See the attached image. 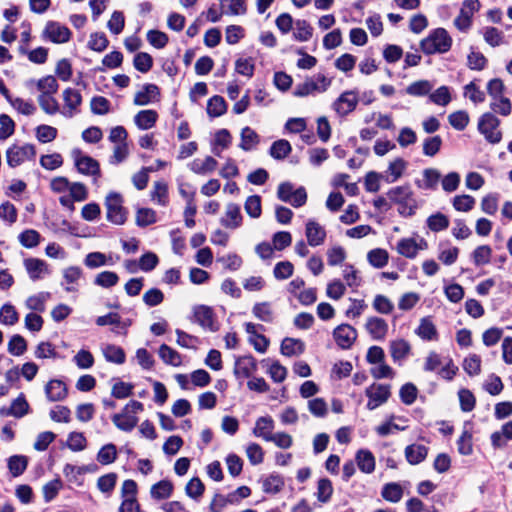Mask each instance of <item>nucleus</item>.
<instances>
[{
	"instance_id": "nucleus-1",
	"label": "nucleus",
	"mask_w": 512,
	"mask_h": 512,
	"mask_svg": "<svg viewBox=\"0 0 512 512\" xmlns=\"http://www.w3.org/2000/svg\"><path fill=\"white\" fill-rule=\"evenodd\" d=\"M144 410V406L141 402L131 400L128 402L120 413H116L112 416V422L114 425L125 432L132 431L138 424L137 414Z\"/></svg>"
},
{
	"instance_id": "nucleus-2",
	"label": "nucleus",
	"mask_w": 512,
	"mask_h": 512,
	"mask_svg": "<svg viewBox=\"0 0 512 512\" xmlns=\"http://www.w3.org/2000/svg\"><path fill=\"white\" fill-rule=\"evenodd\" d=\"M388 198L398 205V212L404 217L412 216L417 208V202L409 186H397L387 193Z\"/></svg>"
},
{
	"instance_id": "nucleus-3",
	"label": "nucleus",
	"mask_w": 512,
	"mask_h": 512,
	"mask_svg": "<svg viewBox=\"0 0 512 512\" xmlns=\"http://www.w3.org/2000/svg\"><path fill=\"white\" fill-rule=\"evenodd\" d=\"M452 45V38L444 28L433 30L426 38H424L420 47L425 54L445 53Z\"/></svg>"
},
{
	"instance_id": "nucleus-4",
	"label": "nucleus",
	"mask_w": 512,
	"mask_h": 512,
	"mask_svg": "<svg viewBox=\"0 0 512 512\" xmlns=\"http://www.w3.org/2000/svg\"><path fill=\"white\" fill-rule=\"evenodd\" d=\"M331 79L324 74L318 73L305 79L302 83L296 85L293 94L296 97H306L324 93L331 85Z\"/></svg>"
},
{
	"instance_id": "nucleus-5",
	"label": "nucleus",
	"mask_w": 512,
	"mask_h": 512,
	"mask_svg": "<svg viewBox=\"0 0 512 512\" xmlns=\"http://www.w3.org/2000/svg\"><path fill=\"white\" fill-rule=\"evenodd\" d=\"M499 126L500 120L491 112L482 114L478 120V131L491 144H497L502 139Z\"/></svg>"
},
{
	"instance_id": "nucleus-6",
	"label": "nucleus",
	"mask_w": 512,
	"mask_h": 512,
	"mask_svg": "<svg viewBox=\"0 0 512 512\" xmlns=\"http://www.w3.org/2000/svg\"><path fill=\"white\" fill-rule=\"evenodd\" d=\"M7 164L15 168L25 162L34 160L36 156L35 146L32 144L11 145L5 153Z\"/></svg>"
},
{
	"instance_id": "nucleus-7",
	"label": "nucleus",
	"mask_w": 512,
	"mask_h": 512,
	"mask_svg": "<svg viewBox=\"0 0 512 512\" xmlns=\"http://www.w3.org/2000/svg\"><path fill=\"white\" fill-rule=\"evenodd\" d=\"M397 253L408 259H415L419 252L428 249V242L421 236L401 238L395 247Z\"/></svg>"
},
{
	"instance_id": "nucleus-8",
	"label": "nucleus",
	"mask_w": 512,
	"mask_h": 512,
	"mask_svg": "<svg viewBox=\"0 0 512 512\" xmlns=\"http://www.w3.org/2000/svg\"><path fill=\"white\" fill-rule=\"evenodd\" d=\"M122 196L111 192L106 196L105 206L107 210V219L116 225H121L126 221L127 213L123 207Z\"/></svg>"
},
{
	"instance_id": "nucleus-9",
	"label": "nucleus",
	"mask_w": 512,
	"mask_h": 512,
	"mask_svg": "<svg viewBox=\"0 0 512 512\" xmlns=\"http://www.w3.org/2000/svg\"><path fill=\"white\" fill-rule=\"evenodd\" d=\"M74 163L77 171L83 175L91 176L95 183L101 176L100 165L94 158L83 154L79 150L73 151Z\"/></svg>"
},
{
	"instance_id": "nucleus-10",
	"label": "nucleus",
	"mask_w": 512,
	"mask_h": 512,
	"mask_svg": "<svg viewBox=\"0 0 512 512\" xmlns=\"http://www.w3.org/2000/svg\"><path fill=\"white\" fill-rule=\"evenodd\" d=\"M478 0H464L459 15L454 19L455 27L461 32H467L472 25L473 15L479 11Z\"/></svg>"
},
{
	"instance_id": "nucleus-11",
	"label": "nucleus",
	"mask_w": 512,
	"mask_h": 512,
	"mask_svg": "<svg viewBox=\"0 0 512 512\" xmlns=\"http://www.w3.org/2000/svg\"><path fill=\"white\" fill-rule=\"evenodd\" d=\"M42 37L46 41H50L56 44H63L70 40L71 31L70 29L56 21H48L42 32Z\"/></svg>"
},
{
	"instance_id": "nucleus-12",
	"label": "nucleus",
	"mask_w": 512,
	"mask_h": 512,
	"mask_svg": "<svg viewBox=\"0 0 512 512\" xmlns=\"http://www.w3.org/2000/svg\"><path fill=\"white\" fill-rule=\"evenodd\" d=\"M63 106L61 115L65 118H72L80 113L82 104V96L80 92L74 88H66L62 92Z\"/></svg>"
},
{
	"instance_id": "nucleus-13",
	"label": "nucleus",
	"mask_w": 512,
	"mask_h": 512,
	"mask_svg": "<svg viewBox=\"0 0 512 512\" xmlns=\"http://www.w3.org/2000/svg\"><path fill=\"white\" fill-rule=\"evenodd\" d=\"M368 397L367 408L375 410L379 406L387 402L390 397V386L387 384H372L365 391Z\"/></svg>"
},
{
	"instance_id": "nucleus-14",
	"label": "nucleus",
	"mask_w": 512,
	"mask_h": 512,
	"mask_svg": "<svg viewBox=\"0 0 512 512\" xmlns=\"http://www.w3.org/2000/svg\"><path fill=\"white\" fill-rule=\"evenodd\" d=\"M193 316L196 323L203 329L215 332L219 329L213 309L206 305H197L193 308Z\"/></svg>"
},
{
	"instance_id": "nucleus-15",
	"label": "nucleus",
	"mask_w": 512,
	"mask_h": 512,
	"mask_svg": "<svg viewBox=\"0 0 512 512\" xmlns=\"http://www.w3.org/2000/svg\"><path fill=\"white\" fill-rule=\"evenodd\" d=\"M357 336V330L349 324H341L333 330L334 340L341 349H349Z\"/></svg>"
},
{
	"instance_id": "nucleus-16",
	"label": "nucleus",
	"mask_w": 512,
	"mask_h": 512,
	"mask_svg": "<svg viewBox=\"0 0 512 512\" xmlns=\"http://www.w3.org/2000/svg\"><path fill=\"white\" fill-rule=\"evenodd\" d=\"M243 216L238 204L228 203L225 206L223 216L220 218V224L227 229H237L242 225Z\"/></svg>"
},
{
	"instance_id": "nucleus-17",
	"label": "nucleus",
	"mask_w": 512,
	"mask_h": 512,
	"mask_svg": "<svg viewBox=\"0 0 512 512\" xmlns=\"http://www.w3.org/2000/svg\"><path fill=\"white\" fill-rule=\"evenodd\" d=\"M358 104V95L354 91L343 92L333 104V109L341 116L352 112Z\"/></svg>"
},
{
	"instance_id": "nucleus-18",
	"label": "nucleus",
	"mask_w": 512,
	"mask_h": 512,
	"mask_svg": "<svg viewBox=\"0 0 512 512\" xmlns=\"http://www.w3.org/2000/svg\"><path fill=\"white\" fill-rule=\"evenodd\" d=\"M46 398L50 402L63 401L68 394L66 384L59 379H51L44 386Z\"/></svg>"
},
{
	"instance_id": "nucleus-19",
	"label": "nucleus",
	"mask_w": 512,
	"mask_h": 512,
	"mask_svg": "<svg viewBox=\"0 0 512 512\" xmlns=\"http://www.w3.org/2000/svg\"><path fill=\"white\" fill-rule=\"evenodd\" d=\"M365 329L373 340L381 341L388 333V324L380 317L371 316L366 320Z\"/></svg>"
},
{
	"instance_id": "nucleus-20",
	"label": "nucleus",
	"mask_w": 512,
	"mask_h": 512,
	"mask_svg": "<svg viewBox=\"0 0 512 512\" xmlns=\"http://www.w3.org/2000/svg\"><path fill=\"white\" fill-rule=\"evenodd\" d=\"M96 324L98 326H113L112 332L115 334H123L127 333V328L130 325V321H123L121 316L118 313H108L103 316H99L96 319Z\"/></svg>"
},
{
	"instance_id": "nucleus-21",
	"label": "nucleus",
	"mask_w": 512,
	"mask_h": 512,
	"mask_svg": "<svg viewBox=\"0 0 512 512\" xmlns=\"http://www.w3.org/2000/svg\"><path fill=\"white\" fill-rule=\"evenodd\" d=\"M160 89L155 84H145L135 96L133 103L137 106H145L153 102L159 101Z\"/></svg>"
},
{
	"instance_id": "nucleus-22",
	"label": "nucleus",
	"mask_w": 512,
	"mask_h": 512,
	"mask_svg": "<svg viewBox=\"0 0 512 512\" xmlns=\"http://www.w3.org/2000/svg\"><path fill=\"white\" fill-rule=\"evenodd\" d=\"M24 267L30 279L33 281L42 279L50 273L47 263L38 258L25 259Z\"/></svg>"
},
{
	"instance_id": "nucleus-23",
	"label": "nucleus",
	"mask_w": 512,
	"mask_h": 512,
	"mask_svg": "<svg viewBox=\"0 0 512 512\" xmlns=\"http://www.w3.org/2000/svg\"><path fill=\"white\" fill-rule=\"evenodd\" d=\"M30 405L26 397L21 393L14 399L9 408H1L0 413L4 416H13L15 418H22L29 413Z\"/></svg>"
},
{
	"instance_id": "nucleus-24",
	"label": "nucleus",
	"mask_w": 512,
	"mask_h": 512,
	"mask_svg": "<svg viewBox=\"0 0 512 512\" xmlns=\"http://www.w3.org/2000/svg\"><path fill=\"white\" fill-rule=\"evenodd\" d=\"M305 235L310 246L322 245L326 238V231L323 226L314 220L306 223Z\"/></svg>"
},
{
	"instance_id": "nucleus-25",
	"label": "nucleus",
	"mask_w": 512,
	"mask_h": 512,
	"mask_svg": "<svg viewBox=\"0 0 512 512\" xmlns=\"http://www.w3.org/2000/svg\"><path fill=\"white\" fill-rule=\"evenodd\" d=\"M275 427L274 420L270 416H262L259 417L255 426L252 430V433L255 437L261 438L264 441H270V438L273 436V430Z\"/></svg>"
},
{
	"instance_id": "nucleus-26",
	"label": "nucleus",
	"mask_w": 512,
	"mask_h": 512,
	"mask_svg": "<svg viewBox=\"0 0 512 512\" xmlns=\"http://www.w3.org/2000/svg\"><path fill=\"white\" fill-rule=\"evenodd\" d=\"M82 269L78 266H69L63 270V281L61 285L67 292H76L78 282L82 277Z\"/></svg>"
},
{
	"instance_id": "nucleus-27",
	"label": "nucleus",
	"mask_w": 512,
	"mask_h": 512,
	"mask_svg": "<svg viewBox=\"0 0 512 512\" xmlns=\"http://www.w3.org/2000/svg\"><path fill=\"white\" fill-rule=\"evenodd\" d=\"M256 369L257 364L253 357H240L235 362L234 374L238 379H245L250 377Z\"/></svg>"
},
{
	"instance_id": "nucleus-28",
	"label": "nucleus",
	"mask_w": 512,
	"mask_h": 512,
	"mask_svg": "<svg viewBox=\"0 0 512 512\" xmlns=\"http://www.w3.org/2000/svg\"><path fill=\"white\" fill-rule=\"evenodd\" d=\"M389 350L393 361L402 364L411 352V345L404 339H396L390 342Z\"/></svg>"
},
{
	"instance_id": "nucleus-29",
	"label": "nucleus",
	"mask_w": 512,
	"mask_h": 512,
	"mask_svg": "<svg viewBox=\"0 0 512 512\" xmlns=\"http://www.w3.org/2000/svg\"><path fill=\"white\" fill-rule=\"evenodd\" d=\"M218 162L211 156H206L203 159L196 158L190 164V170L199 175H206L214 172L217 168Z\"/></svg>"
},
{
	"instance_id": "nucleus-30",
	"label": "nucleus",
	"mask_w": 512,
	"mask_h": 512,
	"mask_svg": "<svg viewBox=\"0 0 512 512\" xmlns=\"http://www.w3.org/2000/svg\"><path fill=\"white\" fill-rule=\"evenodd\" d=\"M441 179L440 172L435 168H427L422 172V179L416 180L418 188L423 190H435Z\"/></svg>"
},
{
	"instance_id": "nucleus-31",
	"label": "nucleus",
	"mask_w": 512,
	"mask_h": 512,
	"mask_svg": "<svg viewBox=\"0 0 512 512\" xmlns=\"http://www.w3.org/2000/svg\"><path fill=\"white\" fill-rule=\"evenodd\" d=\"M36 85L37 89L40 91V94L45 95H53L58 90V83L54 76L48 75L39 80H29L26 82V86L29 87L31 85Z\"/></svg>"
},
{
	"instance_id": "nucleus-32",
	"label": "nucleus",
	"mask_w": 512,
	"mask_h": 512,
	"mask_svg": "<svg viewBox=\"0 0 512 512\" xmlns=\"http://www.w3.org/2000/svg\"><path fill=\"white\" fill-rule=\"evenodd\" d=\"M158 120V113L155 110H141L134 116V123L140 130L153 128Z\"/></svg>"
},
{
	"instance_id": "nucleus-33",
	"label": "nucleus",
	"mask_w": 512,
	"mask_h": 512,
	"mask_svg": "<svg viewBox=\"0 0 512 512\" xmlns=\"http://www.w3.org/2000/svg\"><path fill=\"white\" fill-rule=\"evenodd\" d=\"M428 455V448L422 444H411L405 448V458L411 465L424 461Z\"/></svg>"
},
{
	"instance_id": "nucleus-34",
	"label": "nucleus",
	"mask_w": 512,
	"mask_h": 512,
	"mask_svg": "<svg viewBox=\"0 0 512 512\" xmlns=\"http://www.w3.org/2000/svg\"><path fill=\"white\" fill-rule=\"evenodd\" d=\"M260 143V136L250 127H244L240 133L239 147L244 151L254 150Z\"/></svg>"
},
{
	"instance_id": "nucleus-35",
	"label": "nucleus",
	"mask_w": 512,
	"mask_h": 512,
	"mask_svg": "<svg viewBox=\"0 0 512 512\" xmlns=\"http://www.w3.org/2000/svg\"><path fill=\"white\" fill-rule=\"evenodd\" d=\"M356 462L358 468L366 474H370L375 470V457L371 451L367 449H360L356 453Z\"/></svg>"
},
{
	"instance_id": "nucleus-36",
	"label": "nucleus",
	"mask_w": 512,
	"mask_h": 512,
	"mask_svg": "<svg viewBox=\"0 0 512 512\" xmlns=\"http://www.w3.org/2000/svg\"><path fill=\"white\" fill-rule=\"evenodd\" d=\"M415 332L421 339L426 341H433L438 338L437 329L432 320L428 317L420 320V324Z\"/></svg>"
},
{
	"instance_id": "nucleus-37",
	"label": "nucleus",
	"mask_w": 512,
	"mask_h": 512,
	"mask_svg": "<svg viewBox=\"0 0 512 512\" xmlns=\"http://www.w3.org/2000/svg\"><path fill=\"white\" fill-rule=\"evenodd\" d=\"M51 294L49 292H39L37 294L29 296L25 301L27 309L36 312H44L46 309V302L50 299Z\"/></svg>"
},
{
	"instance_id": "nucleus-38",
	"label": "nucleus",
	"mask_w": 512,
	"mask_h": 512,
	"mask_svg": "<svg viewBox=\"0 0 512 512\" xmlns=\"http://www.w3.org/2000/svg\"><path fill=\"white\" fill-rule=\"evenodd\" d=\"M102 353L106 361L121 365L126 360L124 350L117 345L107 344L102 348Z\"/></svg>"
},
{
	"instance_id": "nucleus-39",
	"label": "nucleus",
	"mask_w": 512,
	"mask_h": 512,
	"mask_svg": "<svg viewBox=\"0 0 512 512\" xmlns=\"http://www.w3.org/2000/svg\"><path fill=\"white\" fill-rule=\"evenodd\" d=\"M220 7L226 15H244L247 12L245 0H222Z\"/></svg>"
},
{
	"instance_id": "nucleus-40",
	"label": "nucleus",
	"mask_w": 512,
	"mask_h": 512,
	"mask_svg": "<svg viewBox=\"0 0 512 512\" xmlns=\"http://www.w3.org/2000/svg\"><path fill=\"white\" fill-rule=\"evenodd\" d=\"M407 168V162L402 158H396L390 162L386 171V181L388 183H394L404 173Z\"/></svg>"
},
{
	"instance_id": "nucleus-41",
	"label": "nucleus",
	"mask_w": 512,
	"mask_h": 512,
	"mask_svg": "<svg viewBox=\"0 0 512 512\" xmlns=\"http://www.w3.org/2000/svg\"><path fill=\"white\" fill-rule=\"evenodd\" d=\"M459 255V249L449 243H440L438 259L444 265H452L456 262Z\"/></svg>"
},
{
	"instance_id": "nucleus-42",
	"label": "nucleus",
	"mask_w": 512,
	"mask_h": 512,
	"mask_svg": "<svg viewBox=\"0 0 512 512\" xmlns=\"http://www.w3.org/2000/svg\"><path fill=\"white\" fill-rule=\"evenodd\" d=\"M173 493V484L168 480H161L150 489V494L153 499L164 500L169 498Z\"/></svg>"
},
{
	"instance_id": "nucleus-43",
	"label": "nucleus",
	"mask_w": 512,
	"mask_h": 512,
	"mask_svg": "<svg viewBox=\"0 0 512 512\" xmlns=\"http://www.w3.org/2000/svg\"><path fill=\"white\" fill-rule=\"evenodd\" d=\"M253 315L263 322H272L274 319V310L270 302L256 303L252 308Z\"/></svg>"
},
{
	"instance_id": "nucleus-44",
	"label": "nucleus",
	"mask_w": 512,
	"mask_h": 512,
	"mask_svg": "<svg viewBox=\"0 0 512 512\" xmlns=\"http://www.w3.org/2000/svg\"><path fill=\"white\" fill-rule=\"evenodd\" d=\"M158 353L161 360L167 365L177 367L182 363L181 355L166 344H162L159 347Z\"/></svg>"
},
{
	"instance_id": "nucleus-45",
	"label": "nucleus",
	"mask_w": 512,
	"mask_h": 512,
	"mask_svg": "<svg viewBox=\"0 0 512 512\" xmlns=\"http://www.w3.org/2000/svg\"><path fill=\"white\" fill-rule=\"evenodd\" d=\"M304 351V343L299 339L285 338L281 343V353L285 356L300 355Z\"/></svg>"
},
{
	"instance_id": "nucleus-46",
	"label": "nucleus",
	"mask_w": 512,
	"mask_h": 512,
	"mask_svg": "<svg viewBox=\"0 0 512 512\" xmlns=\"http://www.w3.org/2000/svg\"><path fill=\"white\" fill-rule=\"evenodd\" d=\"M227 111V104L222 96L215 95L207 102V113L210 117H220Z\"/></svg>"
},
{
	"instance_id": "nucleus-47",
	"label": "nucleus",
	"mask_w": 512,
	"mask_h": 512,
	"mask_svg": "<svg viewBox=\"0 0 512 512\" xmlns=\"http://www.w3.org/2000/svg\"><path fill=\"white\" fill-rule=\"evenodd\" d=\"M151 200L160 206L168 204V186L164 181H156L153 184Z\"/></svg>"
},
{
	"instance_id": "nucleus-48",
	"label": "nucleus",
	"mask_w": 512,
	"mask_h": 512,
	"mask_svg": "<svg viewBox=\"0 0 512 512\" xmlns=\"http://www.w3.org/2000/svg\"><path fill=\"white\" fill-rule=\"evenodd\" d=\"M369 264L375 268H383L389 261V254L385 249L375 248L367 253Z\"/></svg>"
},
{
	"instance_id": "nucleus-49",
	"label": "nucleus",
	"mask_w": 512,
	"mask_h": 512,
	"mask_svg": "<svg viewBox=\"0 0 512 512\" xmlns=\"http://www.w3.org/2000/svg\"><path fill=\"white\" fill-rule=\"evenodd\" d=\"M40 108L48 115L61 114V108L53 95L40 94L37 98Z\"/></svg>"
},
{
	"instance_id": "nucleus-50",
	"label": "nucleus",
	"mask_w": 512,
	"mask_h": 512,
	"mask_svg": "<svg viewBox=\"0 0 512 512\" xmlns=\"http://www.w3.org/2000/svg\"><path fill=\"white\" fill-rule=\"evenodd\" d=\"M312 35L313 28L306 20H297L295 22L293 36L297 41L306 42L311 39Z\"/></svg>"
},
{
	"instance_id": "nucleus-51",
	"label": "nucleus",
	"mask_w": 512,
	"mask_h": 512,
	"mask_svg": "<svg viewBox=\"0 0 512 512\" xmlns=\"http://www.w3.org/2000/svg\"><path fill=\"white\" fill-rule=\"evenodd\" d=\"M232 142V136L227 129H220L215 133L214 143H213V152L216 155H220L221 151L218 150L220 147L221 150L227 149Z\"/></svg>"
},
{
	"instance_id": "nucleus-52",
	"label": "nucleus",
	"mask_w": 512,
	"mask_h": 512,
	"mask_svg": "<svg viewBox=\"0 0 512 512\" xmlns=\"http://www.w3.org/2000/svg\"><path fill=\"white\" fill-rule=\"evenodd\" d=\"M381 495L385 500L397 503L403 496V489L397 483H388L383 487Z\"/></svg>"
},
{
	"instance_id": "nucleus-53",
	"label": "nucleus",
	"mask_w": 512,
	"mask_h": 512,
	"mask_svg": "<svg viewBox=\"0 0 512 512\" xmlns=\"http://www.w3.org/2000/svg\"><path fill=\"white\" fill-rule=\"evenodd\" d=\"M8 102L15 110L25 116L33 115L36 111V106L33 102L24 100L20 97H12Z\"/></svg>"
},
{
	"instance_id": "nucleus-54",
	"label": "nucleus",
	"mask_w": 512,
	"mask_h": 512,
	"mask_svg": "<svg viewBox=\"0 0 512 512\" xmlns=\"http://www.w3.org/2000/svg\"><path fill=\"white\" fill-rule=\"evenodd\" d=\"M490 108L495 113H498L502 116H508L511 113L512 105L510 100L502 95L492 98L490 102Z\"/></svg>"
},
{
	"instance_id": "nucleus-55",
	"label": "nucleus",
	"mask_w": 512,
	"mask_h": 512,
	"mask_svg": "<svg viewBox=\"0 0 512 512\" xmlns=\"http://www.w3.org/2000/svg\"><path fill=\"white\" fill-rule=\"evenodd\" d=\"M426 223L431 231L439 232L445 230L449 226V219L446 215L438 212L429 216Z\"/></svg>"
},
{
	"instance_id": "nucleus-56",
	"label": "nucleus",
	"mask_w": 512,
	"mask_h": 512,
	"mask_svg": "<svg viewBox=\"0 0 512 512\" xmlns=\"http://www.w3.org/2000/svg\"><path fill=\"white\" fill-rule=\"evenodd\" d=\"M111 258L107 257L105 254L101 252H91L88 253L84 259V264L91 269L98 268L105 265H110Z\"/></svg>"
},
{
	"instance_id": "nucleus-57",
	"label": "nucleus",
	"mask_w": 512,
	"mask_h": 512,
	"mask_svg": "<svg viewBox=\"0 0 512 512\" xmlns=\"http://www.w3.org/2000/svg\"><path fill=\"white\" fill-rule=\"evenodd\" d=\"M58 131L50 125H39L35 130V136L41 143L52 142L57 137Z\"/></svg>"
},
{
	"instance_id": "nucleus-58",
	"label": "nucleus",
	"mask_w": 512,
	"mask_h": 512,
	"mask_svg": "<svg viewBox=\"0 0 512 512\" xmlns=\"http://www.w3.org/2000/svg\"><path fill=\"white\" fill-rule=\"evenodd\" d=\"M448 121L454 129L462 131L469 123V115L466 111L459 110L451 113L448 116Z\"/></svg>"
},
{
	"instance_id": "nucleus-59",
	"label": "nucleus",
	"mask_w": 512,
	"mask_h": 512,
	"mask_svg": "<svg viewBox=\"0 0 512 512\" xmlns=\"http://www.w3.org/2000/svg\"><path fill=\"white\" fill-rule=\"evenodd\" d=\"M291 149V145L287 140H277L270 148V155L275 159H284L291 152Z\"/></svg>"
},
{
	"instance_id": "nucleus-60",
	"label": "nucleus",
	"mask_w": 512,
	"mask_h": 512,
	"mask_svg": "<svg viewBox=\"0 0 512 512\" xmlns=\"http://www.w3.org/2000/svg\"><path fill=\"white\" fill-rule=\"evenodd\" d=\"M372 306L375 311L385 315L390 314L394 309L392 301L382 294H378L374 297Z\"/></svg>"
},
{
	"instance_id": "nucleus-61",
	"label": "nucleus",
	"mask_w": 512,
	"mask_h": 512,
	"mask_svg": "<svg viewBox=\"0 0 512 512\" xmlns=\"http://www.w3.org/2000/svg\"><path fill=\"white\" fill-rule=\"evenodd\" d=\"M492 249L488 245L478 246L472 253L473 261L476 266H482L490 262Z\"/></svg>"
},
{
	"instance_id": "nucleus-62",
	"label": "nucleus",
	"mask_w": 512,
	"mask_h": 512,
	"mask_svg": "<svg viewBox=\"0 0 512 512\" xmlns=\"http://www.w3.org/2000/svg\"><path fill=\"white\" fill-rule=\"evenodd\" d=\"M119 281V277L115 272L103 271L94 279V283L103 288H110L115 286Z\"/></svg>"
},
{
	"instance_id": "nucleus-63",
	"label": "nucleus",
	"mask_w": 512,
	"mask_h": 512,
	"mask_svg": "<svg viewBox=\"0 0 512 512\" xmlns=\"http://www.w3.org/2000/svg\"><path fill=\"white\" fill-rule=\"evenodd\" d=\"M284 486L282 478L278 475H270L263 480L262 489L265 493L276 494Z\"/></svg>"
},
{
	"instance_id": "nucleus-64",
	"label": "nucleus",
	"mask_w": 512,
	"mask_h": 512,
	"mask_svg": "<svg viewBox=\"0 0 512 512\" xmlns=\"http://www.w3.org/2000/svg\"><path fill=\"white\" fill-rule=\"evenodd\" d=\"M308 410L315 417H325L328 413V405L323 398H313L308 401Z\"/></svg>"
}]
</instances>
